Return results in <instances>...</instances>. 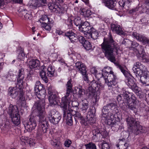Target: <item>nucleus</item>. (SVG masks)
<instances>
[{"mask_svg": "<svg viewBox=\"0 0 149 149\" xmlns=\"http://www.w3.org/2000/svg\"><path fill=\"white\" fill-rule=\"evenodd\" d=\"M119 140V143L120 144V146L121 145L125 144L127 143L126 142L125 139L124 138H123L122 139H120Z\"/></svg>", "mask_w": 149, "mask_h": 149, "instance_id": "obj_61", "label": "nucleus"}, {"mask_svg": "<svg viewBox=\"0 0 149 149\" xmlns=\"http://www.w3.org/2000/svg\"><path fill=\"white\" fill-rule=\"evenodd\" d=\"M96 110L95 108L92 107V109H89L88 114L86 116L87 119L88 120V123L91 125H92L95 122V119L94 117L95 116V113Z\"/></svg>", "mask_w": 149, "mask_h": 149, "instance_id": "obj_22", "label": "nucleus"}, {"mask_svg": "<svg viewBox=\"0 0 149 149\" xmlns=\"http://www.w3.org/2000/svg\"><path fill=\"white\" fill-rule=\"evenodd\" d=\"M116 114H112L111 116H113V117H111V116L109 118L106 119V120H103L102 121L111 126L112 128L113 129V127H114L116 128V129L117 130L118 127V125L116 120L115 116H116Z\"/></svg>", "mask_w": 149, "mask_h": 149, "instance_id": "obj_23", "label": "nucleus"}, {"mask_svg": "<svg viewBox=\"0 0 149 149\" xmlns=\"http://www.w3.org/2000/svg\"><path fill=\"white\" fill-rule=\"evenodd\" d=\"M41 70L40 71L39 74L41 78L46 83L48 82L47 76L52 77L54 75L55 69L54 66L50 65L47 68L44 65L41 67Z\"/></svg>", "mask_w": 149, "mask_h": 149, "instance_id": "obj_8", "label": "nucleus"}, {"mask_svg": "<svg viewBox=\"0 0 149 149\" xmlns=\"http://www.w3.org/2000/svg\"><path fill=\"white\" fill-rule=\"evenodd\" d=\"M132 36L139 41L141 42L143 45H149V38L143 35H141L136 32L132 33Z\"/></svg>", "mask_w": 149, "mask_h": 149, "instance_id": "obj_20", "label": "nucleus"}, {"mask_svg": "<svg viewBox=\"0 0 149 149\" xmlns=\"http://www.w3.org/2000/svg\"><path fill=\"white\" fill-rule=\"evenodd\" d=\"M3 77V79L6 78L8 80L11 81H13L15 78L14 75L11 72L9 73Z\"/></svg>", "mask_w": 149, "mask_h": 149, "instance_id": "obj_42", "label": "nucleus"}, {"mask_svg": "<svg viewBox=\"0 0 149 149\" xmlns=\"http://www.w3.org/2000/svg\"><path fill=\"white\" fill-rule=\"evenodd\" d=\"M84 36L86 38L90 39L91 38V33L90 32V31L84 33Z\"/></svg>", "mask_w": 149, "mask_h": 149, "instance_id": "obj_59", "label": "nucleus"}, {"mask_svg": "<svg viewBox=\"0 0 149 149\" xmlns=\"http://www.w3.org/2000/svg\"><path fill=\"white\" fill-rule=\"evenodd\" d=\"M24 77V69L22 68H21L19 69L16 77L17 81V84H20V85H23Z\"/></svg>", "mask_w": 149, "mask_h": 149, "instance_id": "obj_28", "label": "nucleus"}, {"mask_svg": "<svg viewBox=\"0 0 149 149\" xmlns=\"http://www.w3.org/2000/svg\"><path fill=\"white\" fill-rule=\"evenodd\" d=\"M102 1L109 8L111 9L115 8L117 3L116 0H102Z\"/></svg>", "mask_w": 149, "mask_h": 149, "instance_id": "obj_31", "label": "nucleus"}, {"mask_svg": "<svg viewBox=\"0 0 149 149\" xmlns=\"http://www.w3.org/2000/svg\"><path fill=\"white\" fill-rule=\"evenodd\" d=\"M25 129L30 132L35 129L37 126L35 117L30 116L29 121H24L22 122Z\"/></svg>", "mask_w": 149, "mask_h": 149, "instance_id": "obj_15", "label": "nucleus"}, {"mask_svg": "<svg viewBox=\"0 0 149 149\" xmlns=\"http://www.w3.org/2000/svg\"><path fill=\"white\" fill-rule=\"evenodd\" d=\"M20 15H24V19L27 21L30 20L32 18V15L30 13H28L26 10H24L20 13Z\"/></svg>", "mask_w": 149, "mask_h": 149, "instance_id": "obj_38", "label": "nucleus"}, {"mask_svg": "<svg viewBox=\"0 0 149 149\" xmlns=\"http://www.w3.org/2000/svg\"><path fill=\"white\" fill-rule=\"evenodd\" d=\"M132 91L136 93V95L138 96H139L140 98H142L144 97V96L143 94V93L142 91H139L138 87H137V88L135 91L133 90Z\"/></svg>", "mask_w": 149, "mask_h": 149, "instance_id": "obj_51", "label": "nucleus"}, {"mask_svg": "<svg viewBox=\"0 0 149 149\" xmlns=\"http://www.w3.org/2000/svg\"><path fill=\"white\" fill-rule=\"evenodd\" d=\"M101 149H110L109 146L106 142H103L101 143Z\"/></svg>", "mask_w": 149, "mask_h": 149, "instance_id": "obj_54", "label": "nucleus"}, {"mask_svg": "<svg viewBox=\"0 0 149 149\" xmlns=\"http://www.w3.org/2000/svg\"><path fill=\"white\" fill-rule=\"evenodd\" d=\"M126 121L129 129L135 134L137 135L146 131L145 128L141 126L139 122L135 121L132 117L128 116L126 119Z\"/></svg>", "mask_w": 149, "mask_h": 149, "instance_id": "obj_3", "label": "nucleus"}, {"mask_svg": "<svg viewBox=\"0 0 149 149\" xmlns=\"http://www.w3.org/2000/svg\"><path fill=\"white\" fill-rule=\"evenodd\" d=\"M112 31L114 33L121 35H125V33L122 29V27L118 24H112L111 25Z\"/></svg>", "mask_w": 149, "mask_h": 149, "instance_id": "obj_27", "label": "nucleus"}, {"mask_svg": "<svg viewBox=\"0 0 149 149\" xmlns=\"http://www.w3.org/2000/svg\"><path fill=\"white\" fill-rule=\"evenodd\" d=\"M45 102L44 100H40L37 101L34 105V106L36 107L38 111L37 116L38 118L39 125L41 126L42 129L41 133H39L40 134H42V132L43 133H46L48 126V123L45 118Z\"/></svg>", "mask_w": 149, "mask_h": 149, "instance_id": "obj_2", "label": "nucleus"}, {"mask_svg": "<svg viewBox=\"0 0 149 149\" xmlns=\"http://www.w3.org/2000/svg\"><path fill=\"white\" fill-rule=\"evenodd\" d=\"M51 143L54 147L58 148L60 147V142L56 139H54L51 140Z\"/></svg>", "mask_w": 149, "mask_h": 149, "instance_id": "obj_46", "label": "nucleus"}, {"mask_svg": "<svg viewBox=\"0 0 149 149\" xmlns=\"http://www.w3.org/2000/svg\"><path fill=\"white\" fill-rule=\"evenodd\" d=\"M72 104L73 107L78 108L79 106V103L77 101H74L72 102Z\"/></svg>", "mask_w": 149, "mask_h": 149, "instance_id": "obj_62", "label": "nucleus"}, {"mask_svg": "<svg viewBox=\"0 0 149 149\" xmlns=\"http://www.w3.org/2000/svg\"><path fill=\"white\" fill-rule=\"evenodd\" d=\"M30 68L37 69L40 65V62L37 59H33L29 63Z\"/></svg>", "mask_w": 149, "mask_h": 149, "instance_id": "obj_34", "label": "nucleus"}, {"mask_svg": "<svg viewBox=\"0 0 149 149\" xmlns=\"http://www.w3.org/2000/svg\"><path fill=\"white\" fill-rule=\"evenodd\" d=\"M127 103V108L129 109L134 111V110L136 109L137 104L131 102L130 103L129 102Z\"/></svg>", "mask_w": 149, "mask_h": 149, "instance_id": "obj_47", "label": "nucleus"}, {"mask_svg": "<svg viewBox=\"0 0 149 149\" xmlns=\"http://www.w3.org/2000/svg\"><path fill=\"white\" fill-rule=\"evenodd\" d=\"M8 112L10 116L18 113V111H17V108L15 109L12 105H10L9 106Z\"/></svg>", "mask_w": 149, "mask_h": 149, "instance_id": "obj_39", "label": "nucleus"}, {"mask_svg": "<svg viewBox=\"0 0 149 149\" xmlns=\"http://www.w3.org/2000/svg\"><path fill=\"white\" fill-rule=\"evenodd\" d=\"M5 5L4 0H0V8H3Z\"/></svg>", "mask_w": 149, "mask_h": 149, "instance_id": "obj_63", "label": "nucleus"}, {"mask_svg": "<svg viewBox=\"0 0 149 149\" xmlns=\"http://www.w3.org/2000/svg\"><path fill=\"white\" fill-rule=\"evenodd\" d=\"M91 72L93 74H95L96 76V74H97V71L95 68H92L91 70Z\"/></svg>", "mask_w": 149, "mask_h": 149, "instance_id": "obj_64", "label": "nucleus"}, {"mask_svg": "<svg viewBox=\"0 0 149 149\" xmlns=\"http://www.w3.org/2000/svg\"><path fill=\"white\" fill-rule=\"evenodd\" d=\"M123 95L122 94L119 95L117 97V99L119 102H120L122 103L124 102L125 100L123 99Z\"/></svg>", "mask_w": 149, "mask_h": 149, "instance_id": "obj_52", "label": "nucleus"}, {"mask_svg": "<svg viewBox=\"0 0 149 149\" xmlns=\"http://www.w3.org/2000/svg\"><path fill=\"white\" fill-rule=\"evenodd\" d=\"M83 22L81 20V18L79 17H77L74 19V23L75 25L77 26H79L81 25Z\"/></svg>", "mask_w": 149, "mask_h": 149, "instance_id": "obj_49", "label": "nucleus"}, {"mask_svg": "<svg viewBox=\"0 0 149 149\" xmlns=\"http://www.w3.org/2000/svg\"><path fill=\"white\" fill-rule=\"evenodd\" d=\"M72 80L70 79L67 82L66 87V93H72V85L71 84Z\"/></svg>", "mask_w": 149, "mask_h": 149, "instance_id": "obj_43", "label": "nucleus"}, {"mask_svg": "<svg viewBox=\"0 0 149 149\" xmlns=\"http://www.w3.org/2000/svg\"><path fill=\"white\" fill-rule=\"evenodd\" d=\"M131 0H121L118 2L120 6L122 8L124 11H126L128 10L129 4L131 2Z\"/></svg>", "mask_w": 149, "mask_h": 149, "instance_id": "obj_32", "label": "nucleus"}, {"mask_svg": "<svg viewBox=\"0 0 149 149\" xmlns=\"http://www.w3.org/2000/svg\"><path fill=\"white\" fill-rule=\"evenodd\" d=\"M26 139V138L25 136H22L21 138L20 139L22 141L24 142V143H28L29 144L33 145V144L32 143L31 140H27Z\"/></svg>", "mask_w": 149, "mask_h": 149, "instance_id": "obj_53", "label": "nucleus"}, {"mask_svg": "<svg viewBox=\"0 0 149 149\" xmlns=\"http://www.w3.org/2000/svg\"><path fill=\"white\" fill-rule=\"evenodd\" d=\"M130 99L132 100L131 103L137 104V100L136 98L133 94V95L132 96V97H130Z\"/></svg>", "mask_w": 149, "mask_h": 149, "instance_id": "obj_57", "label": "nucleus"}, {"mask_svg": "<svg viewBox=\"0 0 149 149\" xmlns=\"http://www.w3.org/2000/svg\"><path fill=\"white\" fill-rule=\"evenodd\" d=\"M34 91L36 95L39 99H41L43 98L42 97H45V90L43 85L39 81H38L36 82Z\"/></svg>", "mask_w": 149, "mask_h": 149, "instance_id": "obj_12", "label": "nucleus"}, {"mask_svg": "<svg viewBox=\"0 0 149 149\" xmlns=\"http://www.w3.org/2000/svg\"><path fill=\"white\" fill-rule=\"evenodd\" d=\"M49 23V22H48V23H46L45 22L44 23L43 22L41 24V26L46 30L49 31L51 29V27Z\"/></svg>", "mask_w": 149, "mask_h": 149, "instance_id": "obj_50", "label": "nucleus"}, {"mask_svg": "<svg viewBox=\"0 0 149 149\" xmlns=\"http://www.w3.org/2000/svg\"><path fill=\"white\" fill-rule=\"evenodd\" d=\"M137 76L140 77V80L142 84L146 86L149 85V72L144 71L137 75Z\"/></svg>", "mask_w": 149, "mask_h": 149, "instance_id": "obj_24", "label": "nucleus"}, {"mask_svg": "<svg viewBox=\"0 0 149 149\" xmlns=\"http://www.w3.org/2000/svg\"><path fill=\"white\" fill-rule=\"evenodd\" d=\"M11 128V126L9 122H6L2 125L1 127L2 130L5 132H7Z\"/></svg>", "mask_w": 149, "mask_h": 149, "instance_id": "obj_44", "label": "nucleus"}, {"mask_svg": "<svg viewBox=\"0 0 149 149\" xmlns=\"http://www.w3.org/2000/svg\"><path fill=\"white\" fill-rule=\"evenodd\" d=\"M128 144L126 143L125 144L121 145L120 146L119 149H127L128 147Z\"/></svg>", "mask_w": 149, "mask_h": 149, "instance_id": "obj_60", "label": "nucleus"}, {"mask_svg": "<svg viewBox=\"0 0 149 149\" xmlns=\"http://www.w3.org/2000/svg\"><path fill=\"white\" fill-rule=\"evenodd\" d=\"M10 118L13 123L14 125L17 126L20 123V120L19 113L12 115L10 116Z\"/></svg>", "mask_w": 149, "mask_h": 149, "instance_id": "obj_35", "label": "nucleus"}, {"mask_svg": "<svg viewBox=\"0 0 149 149\" xmlns=\"http://www.w3.org/2000/svg\"><path fill=\"white\" fill-rule=\"evenodd\" d=\"M48 93L49 95V100L50 106H54L58 104L57 98L58 95V92L54 90L52 86L48 87Z\"/></svg>", "mask_w": 149, "mask_h": 149, "instance_id": "obj_10", "label": "nucleus"}, {"mask_svg": "<svg viewBox=\"0 0 149 149\" xmlns=\"http://www.w3.org/2000/svg\"><path fill=\"white\" fill-rule=\"evenodd\" d=\"M93 138L96 141L100 140L101 138H106L108 135L107 132L104 130L101 132L98 129H95L93 131Z\"/></svg>", "mask_w": 149, "mask_h": 149, "instance_id": "obj_19", "label": "nucleus"}, {"mask_svg": "<svg viewBox=\"0 0 149 149\" xmlns=\"http://www.w3.org/2000/svg\"><path fill=\"white\" fill-rule=\"evenodd\" d=\"M102 73L100 74L101 76H104V74L105 73L108 74L107 78H104L105 83L108 86L109 89H112L117 84V78L116 76L114 74V72L112 71H109V68L108 67H105L102 70Z\"/></svg>", "mask_w": 149, "mask_h": 149, "instance_id": "obj_5", "label": "nucleus"}, {"mask_svg": "<svg viewBox=\"0 0 149 149\" xmlns=\"http://www.w3.org/2000/svg\"><path fill=\"white\" fill-rule=\"evenodd\" d=\"M89 87H92V88L94 89L95 90L97 91H99L98 90L101 88L103 87V86L101 84H98L97 81L95 80L92 81L89 84Z\"/></svg>", "mask_w": 149, "mask_h": 149, "instance_id": "obj_33", "label": "nucleus"}, {"mask_svg": "<svg viewBox=\"0 0 149 149\" xmlns=\"http://www.w3.org/2000/svg\"><path fill=\"white\" fill-rule=\"evenodd\" d=\"M83 47L85 49L87 50H89L91 49L92 45L88 41H86L84 43L83 45Z\"/></svg>", "mask_w": 149, "mask_h": 149, "instance_id": "obj_48", "label": "nucleus"}, {"mask_svg": "<svg viewBox=\"0 0 149 149\" xmlns=\"http://www.w3.org/2000/svg\"><path fill=\"white\" fill-rule=\"evenodd\" d=\"M100 94L99 91H97L92 87H88L86 90V96L88 98H92L95 104L96 103L99 99Z\"/></svg>", "mask_w": 149, "mask_h": 149, "instance_id": "obj_14", "label": "nucleus"}, {"mask_svg": "<svg viewBox=\"0 0 149 149\" xmlns=\"http://www.w3.org/2000/svg\"><path fill=\"white\" fill-rule=\"evenodd\" d=\"M88 102L87 100L84 99L82 100L80 109L84 113L86 112L88 108Z\"/></svg>", "mask_w": 149, "mask_h": 149, "instance_id": "obj_37", "label": "nucleus"}, {"mask_svg": "<svg viewBox=\"0 0 149 149\" xmlns=\"http://www.w3.org/2000/svg\"><path fill=\"white\" fill-rule=\"evenodd\" d=\"M69 112L70 113L68 112V113H70V117L69 116L68 117V114H66L65 116L63 115V118L66 120L67 123L68 125H71L72 124V116H74L75 118L76 117L77 119L79 120H84V118L79 112L73 111L71 109H70V110Z\"/></svg>", "mask_w": 149, "mask_h": 149, "instance_id": "obj_13", "label": "nucleus"}, {"mask_svg": "<svg viewBox=\"0 0 149 149\" xmlns=\"http://www.w3.org/2000/svg\"><path fill=\"white\" fill-rule=\"evenodd\" d=\"M72 97L71 93H66V95L62 97L61 102V106L63 108L64 116H65L66 114H68V117L70 116V113H68V112L70 113V110L71 108H69L67 109V105L70 104L72 102L71 98Z\"/></svg>", "mask_w": 149, "mask_h": 149, "instance_id": "obj_9", "label": "nucleus"}, {"mask_svg": "<svg viewBox=\"0 0 149 149\" xmlns=\"http://www.w3.org/2000/svg\"><path fill=\"white\" fill-rule=\"evenodd\" d=\"M41 19L43 21H45L47 22H50V19L46 15H42L41 18Z\"/></svg>", "mask_w": 149, "mask_h": 149, "instance_id": "obj_56", "label": "nucleus"}, {"mask_svg": "<svg viewBox=\"0 0 149 149\" xmlns=\"http://www.w3.org/2000/svg\"><path fill=\"white\" fill-rule=\"evenodd\" d=\"M117 67L120 70L126 78L125 82L129 88L132 91L136 90L137 86L134 81V77L127 71L126 67L119 64L116 65Z\"/></svg>", "mask_w": 149, "mask_h": 149, "instance_id": "obj_6", "label": "nucleus"}, {"mask_svg": "<svg viewBox=\"0 0 149 149\" xmlns=\"http://www.w3.org/2000/svg\"><path fill=\"white\" fill-rule=\"evenodd\" d=\"M101 46L102 51L108 60L112 62H115L116 60L113 55V52L118 51L119 46L113 40L110 33H109L107 38H104L103 42Z\"/></svg>", "mask_w": 149, "mask_h": 149, "instance_id": "obj_1", "label": "nucleus"}, {"mask_svg": "<svg viewBox=\"0 0 149 149\" xmlns=\"http://www.w3.org/2000/svg\"><path fill=\"white\" fill-rule=\"evenodd\" d=\"M29 4L31 7L36 9L45 6L47 4V0H32L30 1Z\"/></svg>", "mask_w": 149, "mask_h": 149, "instance_id": "obj_21", "label": "nucleus"}, {"mask_svg": "<svg viewBox=\"0 0 149 149\" xmlns=\"http://www.w3.org/2000/svg\"><path fill=\"white\" fill-rule=\"evenodd\" d=\"M118 111L117 107L116 104L114 102L110 103L104 106L102 110L101 120H105L109 118L112 114H117Z\"/></svg>", "mask_w": 149, "mask_h": 149, "instance_id": "obj_4", "label": "nucleus"}, {"mask_svg": "<svg viewBox=\"0 0 149 149\" xmlns=\"http://www.w3.org/2000/svg\"><path fill=\"white\" fill-rule=\"evenodd\" d=\"M47 117L51 123L53 124H57L61 119V117L58 113H55L53 110L49 111Z\"/></svg>", "mask_w": 149, "mask_h": 149, "instance_id": "obj_17", "label": "nucleus"}, {"mask_svg": "<svg viewBox=\"0 0 149 149\" xmlns=\"http://www.w3.org/2000/svg\"><path fill=\"white\" fill-rule=\"evenodd\" d=\"M92 28L91 26H90L89 23L87 21L83 22L79 26V31L83 33L90 31Z\"/></svg>", "mask_w": 149, "mask_h": 149, "instance_id": "obj_29", "label": "nucleus"}, {"mask_svg": "<svg viewBox=\"0 0 149 149\" xmlns=\"http://www.w3.org/2000/svg\"><path fill=\"white\" fill-rule=\"evenodd\" d=\"M74 30H70L65 32L64 36L69 38L72 42H75L78 40L77 35L75 33Z\"/></svg>", "mask_w": 149, "mask_h": 149, "instance_id": "obj_25", "label": "nucleus"}, {"mask_svg": "<svg viewBox=\"0 0 149 149\" xmlns=\"http://www.w3.org/2000/svg\"><path fill=\"white\" fill-rule=\"evenodd\" d=\"M122 94L125 101L127 103H129L130 99V97L133 95V93H132L129 92L127 91L123 90Z\"/></svg>", "mask_w": 149, "mask_h": 149, "instance_id": "obj_36", "label": "nucleus"}, {"mask_svg": "<svg viewBox=\"0 0 149 149\" xmlns=\"http://www.w3.org/2000/svg\"><path fill=\"white\" fill-rule=\"evenodd\" d=\"M52 2H50L48 4V7L49 10L54 12L59 15H61L64 13V10L62 7L59 6V0H51Z\"/></svg>", "mask_w": 149, "mask_h": 149, "instance_id": "obj_11", "label": "nucleus"}, {"mask_svg": "<svg viewBox=\"0 0 149 149\" xmlns=\"http://www.w3.org/2000/svg\"><path fill=\"white\" fill-rule=\"evenodd\" d=\"M90 31L91 36V38L93 40L96 39L99 36L98 32L93 27Z\"/></svg>", "mask_w": 149, "mask_h": 149, "instance_id": "obj_41", "label": "nucleus"}, {"mask_svg": "<svg viewBox=\"0 0 149 149\" xmlns=\"http://www.w3.org/2000/svg\"><path fill=\"white\" fill-rule=\"evenodd\" d=\"M81 14L85 17H88L91 15V13L89 10L83 8L81 10Z\"/></svg>", "mask_w": 149, "mask_h": 149, "instance_id": "obj_40", "label": "nucleus"}, {"mask_svg": "<svg viewBox=\"0 0 149 149\" xmlns=\"http://www.w3.org/2000/svg\"><path fill=\"white\" fill-rule=\"evenodd\" d=\"M75 67L77 70L82 74L84 80L88 82V79L85 65L81 62H78L75 63Z\"/></svg>", "mask_w": 149, "mask_h": 149, "instance_id": "obj_16", "label": "nucleus"}, {"mask_svg": "<svg viewBox=\"0 0 149 149\" xmlns=\"http://www.w3.org/2000/svg\"><path fill=\"white\" fill-rule=\"evenodd\" d=\"M79 41L83 45L86 41L87 40H85V38L82 36H79L78 39Z\"/></svg>", "mask_w": 149, "mask_h": 149, "instance_id": "obj_58", "label": "nucleus"}, {"mask_svg": "<svg viewBox=\"0 0 149 149\" xmlns=\"http://www.w3.org/2000/svg\"><path fill=\"white\" fill-rule=\"evenodd\" d=\"M139 46L140 49H138V54L136 55L137 57L141 60H144L145 58V52L143 47L141 45H139V44L135 41H132L131 46L133 48H135Z\"/></svg>", "mask_w": 149, "mask_h": 149, "instance_id": "obj_18", "label": "nucleus"}, {"mask_svg": "<svg viewBox=\"0 0 149 149\" xmlns=\"http://www.w3.org/2000/svg\"><path fill=\"white\" fill-rule=\"evenodd\" d=\"M72 143V142L71 140L67 139L65 141L64 145L66 147L68 148L70 146Z\"/></svg>", "mask_w": 149, "mask_h": 149, "instance_id": "obj_55", "label": "nucleus"}, {"mask_svg": "<svg viewBox=\"0 0 149 149\" xmlns=\"http://www.w3.org/2000/svg\"><path fill=\"white\" fill-rule=\"evenodd\" d=\"M145 66L141 63L137 62L134 65L132 68V70L136 74V76L139 74L140 73H142V72L145 71L144 70Z\"/></svg>", "mask_w": 149, "mask_h": 149, "instance_id": "obj_26", "label": "nucleus"}, {"mask_svg": "<svg viewBox=\"0 0 149 149\" xmlns=\"http://www.w3.org/2000/svg\"><path fill=\"white\" fill-rule=\"evenodd\" d=\"M23 88V85L17 84L16 87L9 88L8 93V95L13 98H15L19 94V102L21 105L25 104Z\"/></svg>", "mask_w": 149, "mask_h": 149, "instance_id": "obj_7", "label": "nucleus"}, {"mask_svg": "<svg viewBox=\"0 0 149 149\" xmlns=\"http://www.w3.org/2000/svg\"><path fill=\"white\" fill-rule=\"evenodd\" d=\"M74 93L78 95L79 98L83 97L85 95V91L84 89L82 88L81 86L79 85L74 87Z\"/></svg>", "mask_w": 149, "mask_h": 149, "instance_id": "obj_30", "label": "nucleus"}, {"mask_svg": "<svg viewBox=\"0 0 149 149\" xmlns=\"http://www.w3.org/2000/svg\"><path fill=\"white\" fill-rule=\"evenodd\" d=\"M85 146L86 149H97L95 144L92 142H90L86 144Z\"/></svg>", "mask_w": 149, "mask_h": 149, "instance_id": "obj_45", "label": "nucleus"}]
</instances>
